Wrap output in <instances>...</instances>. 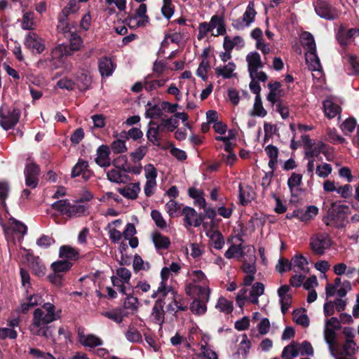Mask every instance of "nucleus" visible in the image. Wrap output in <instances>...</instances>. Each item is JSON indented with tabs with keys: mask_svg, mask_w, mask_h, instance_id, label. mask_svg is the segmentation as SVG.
Segmentation results:
<instances>
[{
	"mask_svg": "<svg viewBox=\"0 0 359 359\" xmlns=\"http://www.w3.org/2000/svg\"><path fill=\"white\" fill-rule=\"evenodd\" d=\"M59 316L55 312V306L50 303H44L34 310L29 325L32 334L49 339L52 336L51 326L49 325Z\"/></svg>",
	"mask_w": 359,
	"mask_h": 359,
	"instance_id": "obj_1",
	"label": "nucleus"
},
{
	"mask_svg": "<svg viewBox=\"0 0 359 359\" xmlns=\"http://www.w3.org/2000/svg\"><path fill=\"white\" fill-rule=\"evenodd\" d=\"M187 275L191 282L185 285L186 294L190 297L205 296L206 300H210L211 290L205 274L201 270L196 269L188 271Z\"/></svg>",
	"mask_w": 359,
	"mask_h": 359,
	"instance_id": "obj_2",
	"label": "nucleus"
},
{
	"mask_svg": "<svg viewBox=\"0 0 359 359\" xmlns=\"http://www.w3.org/2000/svg\"><path fill=\"white\" fill-rule=\"evenodd\" d=\"M316 14L321 18L327 20H334L339 18L341 12L329 2L323 0H317L314 3Z\"/></svg>",
	"mask_w": 359,
	"mask_h": 359,
	"instance_id": "obj_3",
	"label": "nucleus"
},
{
	"mask_svg": "<svg viewBox=\"0 0 359 359\" xmlns=\"http://www.w3.org/2000/svg\"><path fill=\"white\" fill-rule=\"evenodd\" d=\"M147 7L144 3H141L135 10L134 15L128 16L126 20L127 25L131 29L145 27L149 22L147 15Z\"/></svg>",
	"mask_w": 359,
	"mask_h": 359,
	"instance_id": "obj_4",
	"label": "nucleus"
},
{
	"mask_svg": "<svg viewBox=\"0 0 359 359\" xmlns=\"http://www.w3.org/2000/svg\"><path fill=\"white\" fill-rule=\"evenodd\" d=\"M256 15L255 3L254 1H250L243 15L232 20L231 26L236 30H243L252 25L255 21Z\"/></svg>",
	"mask_w": 359,
	"mask_h": 359,
	"instance_id": "obj_5",
	"label": "nucleus"
},
{
	"mask_svg": "<svg viewBox=\"0 0 359 359\" xmlns=\"http://www.w3.org/2000/svg\"><path fill=\"white\" fill-rule=\"evenodd\" d=\"M20 110L17 108L7 109L1 107L0 109V124L5 130L14 127L19 121Z\"/></svg>",
	"mask_w": 359,
	"mask_h": 359,
	"instance_id": "obj_6",
	"label": "nucleus"
},
{
	"mask_svg": "<svg viewBox=\"0 0 359 359\" xmlns=\"http://www.w3.org/2000/svg\"><path fill=\"white\" fill-rule=\"evenodd\" d=\"M39 173V167L34 163L30 157L27 158L24 170L25 184L27 187L34 189L37 187Z\"/></svg>",
	"mask_w": 359,
	"mask_h": 359,
	"instance_id": "obj_7",
	"label": "nucleus"
},
{
	"mask_svg": "<svg viewBox=\"0 0 359 359\" xmlns=\"http://www.w3.org/2000/svg\"><path fill=\"white\" fill-rule=\"evenodd\" d=\"M332 241L326 233H319L313 236L310 240V247L314 254L323 255L326 250L330 248Z\"/></svg>",
	"mask_w": 359,
	"mask_h": 359,
	"instance_id": "obj_8",
	"label": "nucleus"
},
{
	"mask_svg": "<svg viewBox=\"0 0 359 359\" xmlns=\"http://www.w3.org/2000/svg\"><path fill=\"white\" fill-rule=\"evenodd\" d=\"M24 45L34 54H40L45 50L43 39L35 32H29L25 36Z\"/></svg>",
	"mask_w": 359,
	"mask_h": 359,
	"instance_id": "obj_9",
	"label": "nucleus"
},
{
	"mask_svg": "<svg viewBox=\"0 0 359 359\" xmlns=\"http://www.w3.org/2000/svg\"><path fill=\"white\" fill-rule=\"evenodd\" d=\"M305 58L309 69L313 72V78L321 79L323 77L322 66L316 51L306 52Z\"/></svg>",
	"mask_w": 359,
	"mask_h": 359,
	"instance_id": "obj_10",
	"label": "nucleus"
},
{
	"mask_svg": "<svg viewBox=\"0 0 359 359\" xmlns=\"http://www.w3.org/2000/svg\"><path fill=\"white\" fill-rule=\"evenodd\" d=\"M182 215H184L186 226H200L204 219V217L202 215L198 214L193 208L189 206H186L182 209Z\"/></svg>",
	"mask_w": 359,
	"mask_h": 359,
	"instance_id": "obj_11",
	"label": "nucleus"
},
{
	"mask_svg": "<svg viewBox=\"0 0 359 359\" xmlns=\"http://www.w3.org/2000/svg\"><path fill=\"white\" fill-rule=\"evenodd\" d=\"M290 287L287 285L280 286L277 291L279 303L280 304L281 312L285 315L289 310L292 304V295L290 293Z\"/></svg>",
	"mask_w": 359,
	"mask_h": 359,
	"instance_id": "obj_12",
	"label": "nucleus"
},
{
	"mask_svg": "<svg viewBox=\"0 0 359 359\" xmlns=\"http://www.w3.org/2000/svg\"><path fill=\"white\" fill-rule=\"evenodd\" d=\"M177 292L172 286L168 285L165 282H161L156 290H154L151 294L153 299H163L165 303L174 298Z\"/></svg>",
	"mask_w": 359,
	"mask_h": 359,
	"instance_id": "obj_13",
	"label": "nucleus"
},
{
	"mask_svg": "<svg viewBox=\"0 0 359 359\" xmlns=\"http://www.w3.org/2000/svg\"><path fill=\"white\" fill-rule=\"evenodd\" d=\"M81 175L82 178L87 181L88 180L91 176L92 172L88 169V163L87 161L79 158L76 165L72 168L71 177L72 178H75Z\"/></svg>",
	"mask_w": 359,
	"mask_h": 359,
	"instance_id": "obj_14",
	"label": "nucleus"
},
{
	"mask_svg": "<svg viewBox=\"0 0 359 359\" xmlns=\"http://www.w3.org/2000/svg\"><path fill=\"white\" fill-rule=\"evenodd\" d=\"M78 337L79 343L85 347L93 348L103 344L102 339L93 334H85L83 332H79Z\"/></svg>",
	"mask_w": 359,
	"mask_h": 359,
	"instance_id": "obj_15",
	"label": "nucleus"
},
{
	"mask_svg": "<svg viewBox=\"0 0 359 359\" xmlns=\"http://www.w3.org/2000/svg\"><path fill=\"white\" fill-rule=\"evenodd\" d=\"M246 61L250 76H252L256 70L264 67V63L261 60V56L256 51L249 53L246 56Z\"/></svg>",
	"mask_w": 359,
	"mask_h": 359,
	"instance_id": "obj_16",
	"label": "nucleus"
},
{
	"mask_svg": "<svg viewBox=\"0 0 359 359\" xmlns=\"http://www.w3.org/2000/svg\"><path fill=\"white\" fill-rule=\"evenodd\" d=\"M194 299L190 304L191 311L197 316L203 315L207 311L206 304L209 300H206L205 296H194Z\"/></svg>",
	"mask_w": 359,
	"mask_h": 359,
	"instance_id": "obj_17",
	"label": "nucleus"
},
{
	"mask_svg": "<svg viewBox=\"0 0 359 359\" xmlns=\"http://www.w3.org/2000/svg\"><path fill=\"white\" fill-rule=\"evenodd\" d=\"M109 147L107 145L100 146L96 151L95 162L100 167H109L111 164Z\"/></svg>",
	"mask_w": 359,
	"mask_h": 359,
	"instance_id": "obj_18",
	"label": "nucleus"
},
{
	"mask_svg": "<svg viewBox=\"0 0 359 359\" xmlns=\"http://www.w3.org/2000/svg\"><path fill=\"white\" fill-rule=\"evenodd\" d=\"M165 302L163 299H157L156 301L151 312L153 320L158 324L162 325L164 322L165 311L164 305Z\"/></svg>",
	"mask_w": 359,
	"mask_h": 359,
	"instance_id": "obj_19",
	"label": "nucleus"
},
{
	"mask_svg": "<svg viewBox=\"0 0 359 359\" xmlns=\"http://www.w3.org/2000/svg\"><path fill=\"white\" fill-rule=\"evenodd\" d=\"M98 67L101 76L108 77L113 74L116 65L109 57H102L98 61Z\"/></svg>",
	"mask_w": 359,
	"mask_h": 359,
	"instance_id": "obj_20",
	"label": "nucleus"
},
{
	"mask_svg": "<svg viewBox=\"0 0 359 359\" xmlns=\"http://www.w3.org/2000/svg\"><path fill=\"white\" fill-rule=\"evenodd\" d=\"M324 112L329 118H334L341 111L339 105L333 97H328L323 102Z\"/></svg>",
	"mask_w": 359,
	"mask_h": 359,
	"instance_id": "obj_21",
	"label": "nucleus"
},
{
	"mask_svg": "<svg viewBox=\"0 0 359 359\" xmlns=\"http://www.w3.org/2000/svg\"><path fill=\"white\" fill-rule=\"evenodd\" d=\"M292 269L295 271L306 273L309 271V263L306 257L302 255H295L291 259Z\"/></svg>",
	"mask_w": 359,
	"mask_h": 359,
	"instance_id": "obj_22",
	"label": "nucleus"
},
{
	"mask_svg": "<svg viewBox=\"0 0 359 359\" xmlns=\"http://www.w3.org/2000/svg\"><path fill=\"white\" fill-rule=\"evenodd\" d=\"M324 144L320 142L312 143L311 140L307 139L305 144V158L318 157L323 150Z\"/></svg>",
	"mask_w": 359,
	"mask_h": 359,
	"instance_id": "obj_23",
	"label": "nucleus"
},
{
	"mask_svg": "<svg viewBox=\"0 0 359 359\" xmlns=\"http://www.w3.org/2000/svg\"><path fill=\"white\" fill-rule=\"evenodd\" d=\"M28 263L29 268L36 276L42 277L46 274V268L39 257H29Z\"/></svg>",
	"mask_w": 359,
	"mask_h": 359,
	"instance_id": "obj_24",
	"label": "nucleus"
},
{
	"mask_svg": "<svg viewBox=\"0 0 359 359\" xmlns=\"http://www.w3.org/2000/svg\"><path fill=\"white\" fill-rule=\"evenodd\" d=\"M297 219L301 222H307L313 219L318 213V208L316 205H309L306 210L298 209Z\"/></svg>",
	"mask_w": 359,
	"mask_h": 359,
	"instance_id": "obj_25",
	"label": "nucleus"
},
{
	"mask_svg": "<svg viewBox=\"0 0 359 359\" xmlns=\"http://www.w3.org/2000/svg\"><path fill=\"white\" fill-rule=\"evenodd\" d=\"M118 191L123 196L128 199H135L140 191V183H131L126 187L119 188Z\"/></svg>",
	"mask_w": 359,
	"mask_h": 359,
	"instance_id": "obj_26",
	"label": "nucleus"
},
{
	"mask_svg": "<svg viewBox=\"0 0 359 359\" xmlns=\"http://www.w3.org/2000/svg\"><path fill=\"white\" fill-rule=\"evenodd\" d=\"M128 313L125 311L123 309L116 308L111 311H107L102 313V316L113 320L116 323H121L123 318L127 316Z\"/></svg>",
	"mask_w": 359,
	"mask_h": 359,
	"instance_id": "obj_27",
	"label": "nucleus"
},
{
	"mask_svg": "<svg viewBox=\"0 0 359 359\" xmlns=\"http://www.w3.org/2000/svg\"><path fill=\"white\" fill-rule=\"evenodd\" d=\"M20 22L21 27L25 30H32L36 27L34 13L32 11H24Z\"/></svg>",
	"mask_w": 359,
	"mask_h": 359,
	"instance_id": "obj_28",
	"label": "nucleus"
},
{
	"mask_svg": "<svg viewBox=\"0 0 359 359\" xmlns=\"http://www.w3.org/2000/svg\"><path fill=\"white\" fill-rule=\"evenodd\" d=\"M243 46L244 41L239 36H236L233 38L229 36H225L224 38L223 48L224 50L232 51L235 47L242 48Z\"/></svg>",
	"mask_w": 359,
	"mask_h": 359,
	"instance_id": "obj_29",
	"label": "nucleus"
},
{
	"mask_svg": "<svg viewBox=\"0 0 359 359\" xmlns=\"http://www.w3.org/2000/svg\"><path fill=\"white\" fill-rule=\"evenodd\" d=\"M121 168H112L107 172V180L111 182L116 184L126 183L128 177L126 175L123 174Z\"/></svg>",
	"mask_w": 359,
	"mask_h": 359,
	"instance_id": "obj_30",
	"label": "nucleus"
},
{
	"mask_svg": "<svg viewBox=\"0 0 359 359\" xmlns=\"http://www.w3.org/2000/svg\"><path fill=\"white\" fill-rule=\"evenodd\" d=\"M189 196L194 199L195 205L199 206L201 208H205L206 206V201L204 198V193L201 189L191 187L188 190Z\"/></svg>",
	"mask_w": 359,
	"mask_h": 359,
	"instance_id": "obj_31",
	"label": "nucleus"
},
{
	"mask_svg": "<svg viewBox=\"0 0 359 359\" xmlns=\"http://www.w3.org/2000/svg\"><path fill=\"white\" fill-rule=\"evenodd\" d=\"M264 292V285L262 283H255L250 291V295L248 299L249 302H250L252 304H257L259 302V297L262 295Z\"/></svg>",
	"mask_w": 359,
	"mask_h": 359,
	"instance_id": "obj_32",
	"label": "nucleus"
},
{
	"mask_svg": "<svg viewBox=\"0 0 359 359\" xmlns=\"http://www.w3.org/2000/svg\"><path fill=\"white\" fill-rule=\"evenodd\" d=\"M9 229L15 233L19 234L20 238H22L27 233V227L21 222L14 219L10 218L8 220Z\"/></svg>",
	"mask_w": 359,
	"mask_h": 359,
	"instance_id": "obj_33",
	"label": "nucleus"
},
{
	"mask_svg": "<svg viewBox=\"0 0 359 359\" xmlns=\"http://www.w3.org/2000/svg\"><path fill=\"white\" fill-rule=\"evenodd\" d=\"M152 241L155 247L160 249H167L170 246V241L168 237L156 231L152 234Z\"/></svg>",
	"mask_w": 359,
	"mask_h": 359,
	"instance_id": "obj_34",
	"label": "nucleus"
},
{
	"mask_svg": "<svg viewBox=\"0 0 359 359\" xmlns=\"http://www.w3.org/2000/svg\"><path fill=\"white\" fill-rule=\"evenodd\" d=\"M299 355V350L298 348V344L292 342L284 347L281 353V359H294Z\"/></svg>",
	"mask_w": 359,
	"mask_h": 359,
	"instance_id": "obj_35",
	"label": "nucleus"
},
{
	"mask_svg": "<svg viewBox=\"0 0 359 359\" xmlns=\"http://www.w3.org/2000/svg\"><path fill=\"white\" fill-rule=\"evenodd\" d=\"M210 238L211 245L217 249L221 250L224 245V239L222 234L218 231H211L208 233Z\"/></svg>",
	"mask_w": 359,
	"mask_h": 359,
	"instance_id": "obj_36",
	"label": "nucleus"
},
{
	"mask_svg": "<svg viewBox=\"0 0 359 359\" xmlns=\"http://www.w3.org/2000/svg\"><path fill=\"white\" fill-rule=\"evenodd\" d=\"M336 331L334 329L330 328L327 326H324L323 336L325 342L328 345L329 351L334 349L336 344Z\"/></svg>",
	"mask_w": 359,
	"mask_h": 359,
	"instance_id": "obj_37",
	"label": "nucleus"
},
{
	"mask_svg": "<svg viewBox=\"0 0 359 359\" xmlns=\"http://www.w3.org/2000/svg\"><path fill=\"white\" fill-rule=\"evenodd\" d=\"M358 351V346L355 341H344L341 346V350L336 351V352L352 357H356L355 354Z\"/></svg>",
	"mask_w": 359,
	"mask_h": 359,
	"instance_id": "obj_38",
	"label": "nucleus"
},
{
	"mask_svg": "<svg viewBox=\"0 0 359 359\" xmlns=\"http://www.w3.org/2000/svg\"><path fill=\"white\" fill-rule=\"evenodd\" d=\"M252 116L264 117L267 112L262 105L261 96H255L252 109L249 112Z\"/></svg>",
	"mask_w": 359,
	"mask_h": 359,
	"instance_id": "obj_39",
	"label": "nucleus"
},
{
	"mask_svg": "<svg viewBox=\"0 0 359 359\" xmlns=\"http://www.w3.org/2000/svg\"><path fill=\"white\" fill-rule=\"evenodd\" d=\"M235 69V64L231 62L226 65L217 67L215 69V73L218 76H221L224 79H229L233 76V73Z\"/></svg>",
	"mask_w": 359,
	"mask_h": 359,
	"instance_id": "obj_40",
	"label": "nucleus"
},
{
	"mask_svg": "<svg viewBox=\"0 0 359 359\" xmlns=\"http://www.w3.org/2000/svg\"><path fill=\"white\" fill-rule=\"evenodd\" d=\"M244 246L242 243L231 244L225 252L224 256L226 259H231L233 257H240L243 255Z\"/></svg>",
	"mask_w": 359,
	"mask_h": 359,
	"instance_id": "obj_41",
	"label": "nucleus"
},
{
	"mask_svg": "<svg viewBox=\"0 0 359 359\" xmlns=\"http://www.w3.org/2000/svg\"><path fill=\"white\" fill-rule=\"evenodd\" d=\"M181 208L182 204L174 199H170L165 205V211L171 217H178L180 213Z\"/></svg>",
	"mask_w": 359,
	"mask_h": 359,
	"instance_id": "obj_42",
	"label": "nucleus"
},
{
	"mask_svg": "<svg viewBox=\"0 0 359 359\" xmlns=\"http://www.w3.org/2000/svg\"><path fill=\"white\" fill-rule=\"evenodd\" d=\"M79 250L70 245H62L60 248V257L69 259H76L79 257Z\"/></svg>",
	"mask_w": 359,
	"mask_h": 359,
	"instance_id": "obj_43",
	"label": "nucleus"
},
{
	"mask_svg": "<svg viewBox=\"0 0 359 359\" xmlns=\"http://www.w3.org/2000/svg\"><path fill=\"white\" fill-rule=\"evenodd\" d=\"M293 320L298 325L306 327L309 325V319L304 309H296L292 313Z\"/></svg>",
	"mask_w": 359,
	"mask_h": 359,
	"instance_id": "obj_44",
	"label": "nucleus"
},
{
	"mask_svg": "<svg viewBox=\"0 0 359 359\" xmlns=\"http://www.w3.org/2000/svg\"><path fill=\"white\" fill-rule=\"evenodd\" d=\"M163 114L162 109L156 104L148 102L146 105V117L150 118H158Z\"/></svg>",
	"mask_w": 359,
	"mask_h": 359,
	"instance_id": "obj_45",
	"label": "nucleus"
},
{
	"mask_svg": "<svg viewBox=\"0 0 359 359\" xmlns=\"http://www.w3.org/2000/svg\"><path fill=\"white\" fill-rule=\"evenodd\" d=\"M139 301L137 298L129 295L126 298L122 309H123L125 311H127L128 314H133L137 311Z\"/></svg>",
	"mask_w": 359,
	"mask_h": 359,
	"instance_id": "obj_46",
	"label": "nucleus"
},
{
	"mask_svg": "<svg viewBox=\"0 0 359 359\" xmlns=\"http://www.w3.org/2000/svg\"><path fill=\"white\" fill-rule=\"evenodd\" d=\"M167 81L168 79H150L148 78L144 82V88L147 91H152L163 86Z\"/></svg>",
	"mask_w": 359,
	"mask_h": 359,
	"instance_id": "obj_47",
	"label": "nucleus"
},
{
	"mask_svg": "<svg viewBox=\"0 0 359 359\" xmlns=\"http://www.w3.org/2000/svg\"><path fill=\"white\" fill-rule=\"evenodd\" d=\"M359 35V29L351 28L347 32L340 31L338 34V41L341 45L346 44L347 40Z\"/></svg>",
	"mask_w": 359,
	"mask_h": 359,
	"instance_id": "obj_48",
	"label": "nucleus"
},
{
	"mask_svg": "<svg viewBox=\"0 0 359 359\" xmlns=\"http://www.w3.org/2000/svg\"><path fill=\"white\" fill-rule=\"evenodd\" d=\"M118 136L126 140L131 138L133 140H137L143 137V133L140 128L133 127L128 132L122 131Z\"/></svg>",
	"mask_w": 359,
	"mask_h": 359,
	"instance_id": "obj_49",
	"label": "nucleus"
},
{
	"mask_svg": "<svg viewBox=\"0 0 359 359\" xmlns=\"http://www.w3.org/2000/svg\"><path fill=\"white\" fill-rule=\"evenodd\" d=\"M215 307L221 312L230 313L233 309V303L223 297H220Z\"/></svg>",
	"mask_w": 359,
	"mask_h": 359,
	"instance_id": "obj_50",
	"label": "nucleus"
},
{
	"mask_svg": "<svg viewBox=\"0 0 359 359\" xmlns=\"http://www.w3.org/2000/svg\"><path fill=\"white\" fill-rule=\"evenodd\" d=\"M147 137V140L154 145H159L162 140L161 135H160L156 129H155L150 123H149Z\"/></svg>",
	"mask_w": 359,
	"mask_h": 359,
	"instance_id": "obj_51",
	"label": "nucleus"
},
{
	"mask_svg": "<svg viewBox=\"0 0 359 359\" xmlns=\"http://www.w3.org/2000/svg\"><path fill=\"white\" fill-rule=\"evenodd\" d=\"M91 83V78L86 73H81L76 77V85L81 90L88 89Z\"/></svg>",
	"mask_w": 359,
	"mask_h": 359,
	"instance_id": "obj_52",
	"label": "nucleus"
},
{
	"mask_svg": "<svg viewBox=\"0 0 359 359\" xmlns=\"http://www.w3.org/2000/svg\"><path fill=\"white\" fill-rule=\"evenodd\" d=\"M250 348V342L248 339L246 334H243L242 340L239 344V348L238 349L237 353L238 355H241L243 359H245L248 356Z\"/></svg>",
	"mask_w": 359,
	"mask_h": 359,
	"instance_id": "obj_53",
	"label": "nucleus"
},
{
	"mask_svg": "<svg viewBox=\"0 0 359 359\" xmlns=\"http://www.w3.org/2000/svg\"><path fill=\"white\" fill-rule=\"evenodd\" d=\"M80 9V5L76 0H69L67 5L62 9V15L67 18L70 14L76 13Z\"/></svg>",
	"mask_w": 359,
	"mask_h": 359,
	"instance_id": "obj_54",
	"label": "nucleus"
},
{
	"mask_svg": "<svg viewBox=\"0 0 359 359\" xmlns=\"http://www.w3.org/2000/svg\"><path fill=\"white\" fill-rule=\"evenodd\" d=\"M87 210L86 206L81 204H73L70 203L69 210L67 212L68 217H79L83 215Z\"/></svg>",
	"mask_w": 359,
	"mask_h": 359,
	"instance_id": "obj_55",
	"label": "nucleus"
},
{
	"mask_svg": "<svg viewBox=\"0 0 359 359\" xmlns=\"http://www.w3.org/2000/svg\"><path fill=\"white\" fill-rule=\"evenodd\" d=\"M70 203L67 199H62L55 201L52 204L53 209L60 212L62 215H67Z\"/></svg>",
	"mask_w": 359,
	"mask_h": 359,
	"instance_id": "obj_56",
	"label": "nucleus"
},
{
	"mask_svg": "<svg viewBox=\"0 0 359 359\" xmlns=\"http://www.w3.org/2000/svg\"><path fill=\"white\" fill-rule=\"evenodd\" d=\"M151 217L157 227L160 229H165L167 227V222L163 218L162 214L157 210H153L151 212Z\"/></svg>",
	"mask_w": 359,
	"mask_h": 359,
	"instance_id": "obj_57",
	"label": "nucleus"
},
{
	"mask_svg": "<svg viewBox=\"0 0 359 359\" xmlns=\"http://www.w3.org/2000/svg\"><path fill=\"white\" fill-rule=\"evenodd\" d=\"M209 69V61L206 58L203 59L196 70V75L201 78L203 81H206L208 79L207 73Z\"/></svg>",
	"mask_w": 359,
	"mask_h": 359,
	"instance_id": "obj_58",
	"label": "nucleus"
},
{
	"mask_svg": "<svg viewBox=\"0 0 359 359\" xmlns=\"http://www.w3.org/2000/svg\"><path fill=\"white\" fill-rule=\"evenodd\" d=\"M133 266L135 272H138L140 270L147 271L150 268L149 262H144L142 258L138 255L134 257Z\"/></svg>",
	"mask_w": 359,
	"mask_h": 359,
	"instance_id": "obj_59",
	"label": "nucleus"
},
{
	"mask_svg": "<svg viewBox=\"0 0 359 359\" xmlns=\"http://www.w3.org/2000/svg\"><path fill=\"white\" fill-rule=\"evenodd\" d=\"M332 171V165L327 163L318 165L316 168V175L321 178L327 177L331 174Z\"/></svg>",
	"mask_w": 359,
	"mask_h": 359,
	"instance_id": "obj_60",
	"label": "nucleus"
},
{
	"mask_svg": "<svg viewBox=\"0 0 359 359\" xmlns=\"http://www.w3.org/2000/svg\"><path fill=\"white\" fill-rule=\"evenodd\" d=\"M51 267L55 273L67 271L71 267L72 264L68 261H58L52 264Z\"/></svg>",
	"mask_w": 359,
	"mask_h": 359,
	"instance_id": "obj_61",
	"label": "nucleus"
},
{
	"mask_svg": "<svg viewBox=\"0 0 359 359\" xmlns=\"http://www.w3.org/2000/svg\"><path fill=\"white\" fill-rule=\"evenodd\" d=\"M174 11L172 0H163L161 13L165 18L170 19L173 15Z\"/></svg>",
	"mask_w": 359,
	"mask_h": 359,
	"instance_id": "obj_62",
	"label": "nucleus"
},
{
	"mask_svg": "<svg viewBox=\"0 0 359 359\" xmlns=\"http://www.w3.org/2000/svg\"><path fill=\"white\" fill-rule=\"evenodd\" d=\"M128 341L132 343H139L142 341V335L139 331L135 328H129L125 334Z\"/></svg>",
	"mask_w": 359,
	"mask_h": 359,
	"instance_id": "obj_63",
	"label": "nucleus"
},
{
	"mask_svg": "<svg viewBox=\"0 0 359 359\" xmlns=\"http://www.w3.org/2000/svg\"><path fill=\"white\" fill-rule=\"evenodd\" d=\"M111 151L114 154H123L127 151L126 142L121 140H114L111 144Z\"/></svg>",
	"mask_w": 359,
	"mask_h": 359,
	"instance_id": "obj_64",
	"label": "nucleus"
}]
</instances>
